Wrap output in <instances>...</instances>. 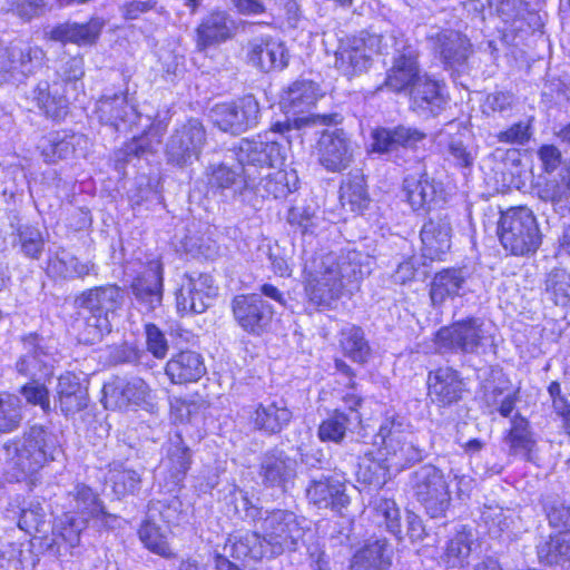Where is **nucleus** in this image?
Masks as SVG:
<instances>
[{
    "mask_svg": "<svg viewBox=\"0 0 570 570\" xmlns=\"http://www.w3.org/2000/svg\"><path fill=\"white\" fill-rule=\"evenodd\" d=\"M318 96V87L315 82L296 80L283 92L281 105L286 112L302 114L314 106Z\"/></svg>",
    "mask_w": 570,
    "mask_h": 570,
    "instance_id": "obj_43",
    "label": "nucleus"
},
{
    "mask_svg": "<svg viewBox=\"0 0 570 570\" xmlns=\"http://www.w3.org/2000/svg\"><path fill=\"white\" fill-rule=\"evenodd\" d=\"M426 40L445 70L462 73L468 69L472 43L462 32L453 29L432 28Z\"/></svg>",
    "mask_w": 570,
    "mask_h": 570,
    "instance_id": "obj_14",
    "label": "nucleus"
},
{
    "mask_svg": "<svg viewBox=\"0 0 570 570\" xmlns=\"http://www.w3.org/2000/svg\"><path fill=\"white\" fill-rule=\"evenodd\" d=\"M165 373L173 384H188L199 381L206 374V366L199 353L186 350L170 357Z\"/></svg>",
    "mask_w": 570,
    "mask_h": 570,
    "instance_id": "obj_34",
    "label": "nucleus"
},
{
    "mask_svg": "<svg viewBox=\"0 0 570 570\" xmlns=\"http://www.w3.org/2000/svg\"><path fill=\"white\" fill-rule=\"evenodd\" d=\"M293 413L284 400L259 403L248 416L255 431L265 435L281 433L292 421Z\"/></svg>",
    "mask_w": 570,
    "mask_h": 570,
    "instance_id": "obj_32",
    "label": "nucleus"
},
{
    "mask_svg": "<svg viewBox=\"0 0 570 570\" xmlns=\"http://www.w3.org/2000/svg\"><path fill=\"white\" fill-rule=\"evenodd\" d=\"M543 508L549 524L558 531H570V505L558 495H547Z\"/></svg>",
    "mask_w": 570,
    "mask_h": 570,
    "instance_id": "obj_58",
    "label": "nucleus"
},
{
    "mask_svg": "<svg viewBox=\"0 0 570 570\" xmlns=\"http://www.w3.org/2000/svg\"><path fill=\"white\" fill-rule=\"evenodd\" d=\"M370 257L354 248L320 253L304 265L305 293L309 303L328 307L340 298L345 284L370 273Z\"/></svg>",
    "mask_w": 570,
    "mask_h": 570,
    "instance_id": "obj_1",
    "label": "nucleus"
},
{
    "mask_svg": "<svg viewBox=\"0 0 570 570\" xmlns=\"http://www.w3.org/2000/svg\"><path fill=\"white\" fill-rule=\"evenodd\" d=\"M420 237L423 256L434 261L441 259L451 248L452 224L446 212L430 214L424 222Z\"/></svg>",
    "mask_w": 570,
    "mask_h": 570,
    "instance_id": "obj_29",
    "label": "nucleus"
},
{
    "mask_svg": "<svg viewBox=\"0 0 570 570\" xmlns=\"http://www.w3.org/2000/svg\"><path fill=\"white\" fill-rule=\"evenodd\" d=\"M191 463V452L184 442L181 432H176L170 439L167 448L165 464L168 466L171 476L179 482L187 473Z\"/></svg>",
    "mask_w": 570,
    "mask_h": 570,
    "instance_id": "obj_50",
    "label": "nucleus"
},
{
    "mask_svg": "<svg viewBox=\"0 0 570 570\" xmlns=\"http://www.w3.org/2000/svg\"><path fill=\"white\" fill-rule=\"evenodd\" d=\"M539 197L553 205L556 210H566L570 205V185L562 177L561 181L548 180L539 188Z\"/></svg>",
    "mask_w": 570,
    "mask_h": 570,
    "instance_id": "obj_59",
    "label": "nucleus"
},
{
    "mask_svg": "<svg viewBox=\"0 0 570 570\" xmlns=\"http://www.w3.org/2000/svg\"><path fill=\"white\" fill-rule=\"evenodd\" d=\"M108 404L119 410L147 407L151 404L153 391L140 377H115L104 386Z\"/></svg>",
    "mask_w": 570,
    "mask_h": 570,
    "instance_id": "obj_24",
    "label": "nucleus"
},
{
    "mask_svg": "<svg viewBox=\"0 0 570 570\" xmlns=\"http://www.w3.org/2000/svg\"><path fill=\"white\" fill-rule=\"evenodd\" d=\"M45 51L24 41L11 42L3 47L0 41V85L21 82L38 72L45 63Z\"/></svg>",
    "mask_w": 570,
    "mask_h": 570,
    "instance_id": "obj_12",
    "label": "nucleus"
},
{
    "mask_svg": "<svg viewBox=\"0 0 570 570\" xmlns=\"http://www.w3.org/2000/svg\"><path fill=\"white\" fill-rule=\"evenodd\" d=\"M362 423L361 413H345L343 410H335L321 422L317 429V436L322 442L340 444L348 431H354Z\"/></svg>",
    "mask_w": 570,
    "mask_h": 570,
    "instance_id": "obj_42",
    "label": "nucleus"
},
{
    "mask_svg": "<svg viewBox=\"0 0 570 570\" xmlns=\"http://www.w3.org/2000/svg\"><path fill=\"white\" fill-rule=\"evenodd\" d=\"M76 135H60L56 132L48 139V145L43 146L42 154L48 163H55L58 159H66L75 153Z\"/></svg>",
    "mask_w": 570,
    "mask_h": 570,
    "instance_id": "obj_61",
    "label": "nucleus"
},
{
    "mask_svg": "<svg viewBox=\"0 0 570 570\" xmlns=\"http://www.w3.org/2000/svg\"><path fill=\"white\" fill-rule=\"evenodd\" d=\"M210 116L219 130L238 136L257 127L262 112L257 98L248 94L233 101L215 105Z\"/></svg>",
    "mask_w": 570,
    "mask_h": 570,
    "instance_id": "obj_13",
    "label": "nucleus"
},
{
    "mask_svg": "<svg viewBox=\"0 0 570 570\" xmlns=\"http://www.w3.org/2000/svg\"><path fill=\"white\" fill-rule=\"evenodd\" d=\"M69 511L77 517H86V521L90 518L105 515V508L91 488L83 483L75 485L73 490L68 493Z\"/></svg>",
    "mask_w": 570,
    "mask_h": 570,
    "instance_id": "obj_45",
    "label": "nucleus"
},
{
    "mask_svg": "<svg viewBox=\"0 0 570 570\" xmlns=\"http://www.w3.org/2000/svg\"><path fill=\"white\" fill-rule=\"evenodd\" d=\"M340 345L345 356L355 363L367 362L371 355V347L365 338L364 331L355 325L344 327L341 331Z\"/></svg>",
    "mask_w": 570,
    "mask_h": 570,
    "instance_id": "obj_52",
    "label": "nucleus"
},
{
    "mask_svg": "<svg viewBox=\"0 0 570 570\" xmlns=\"http://www.w3.org/2000/svg\"><path fill=\"white\" fill-rule=\"evenodd\" d=\"M6 518L17 520L19 529L29 534L42 532L46 525V511L40 503H30L26 508H20L18 501L17 505L10 502L6 509Z\"/></svg>",
    "mask_w": 570,
    "mask_h": 570,
    "instance_id": "obj_49",
    "label": "nucleus"
},
{
    "mask_svg": "<svg viewBox=\"0 0 570 570\" xmlns=\"http://www.w3.org/2000/svg\"><path fill=\"white\" fill-rule=\"evenodd\" d=\"M95 112L101 125L118 132H127L141 120L134 98L128 89L117 92H105L96 102Z\"/></svg>",
    "mask_w": 570,
    "mask_h": 570,
    "instance_id": "obj_17",
    "label": "nucleus"
},
{
    "mask_svg": "<svg viewBox=\"0 0 570 570\" xmlns=\"http://www.w3.org/2000/svg\"><path fill=\"white\" fill-rule=\"evenodd\" d=\"M498 235L503 248L515 256L534 254L542 242L537 218L527 207H514L502 213Z\"/></svg>",
    "mask_w": 570,
    "mask_h": 570,
    "instance_id": "obj_6",
    "label": "nucleus"
},
{
    "mask_svg": "<svg viewBox=\"0 0 570 570\" xmlns=\"http://www.w3.org/2000/svg\"><path fill=\"white\" fill-rule=\"evenodd\" d=\"M426 384L431 402L441 407L456 404L463 399L466 391V384L461 373L451 366L430 371Z\"/></svg>",
    "mask_w": 570,
    "mask_h": 570,
    "instance_id": "obj_26",
    "label": "nucleus"
},
{
    "mask_svg": "<svg viewBox=\"0 0 570 570\" xmlns=\"http://www.w3.org/2000/svg\"><path fill=\"white\" fill-rule=\"evenodd\" d=\"M21 401L9 393H0V433H11L22 421Z\"/></svg>",
    "mask_w": 570,
    "mask_h": 570,
    "instance_id": "obj_57",
    "label": "nucleus"
},
{
    "mask_svg": "<svg viewBox=\"0 0 570 570\" xmlns=\"http://www.w3.org/2000/svg\"><path fill=\"white\" fill-rule=\"evenodd\" d=\"M124 299V291L116 284L94 286L79 293L73 299V306L87 313L79 341L92 345L110 334L112 320L121 308Z\"/></svg>",
    "mask_w": 570,
    "mask_h": 570,
    "instance_id": "obj_5",
    "label": "nucleus"
},
{
    "mask_svg": "<svg viewBox=\"0 0 570 570\" xmlns=\"http://www.w3.org/2000/svg\"><path fill=\"white\" fill-rule=\"evenodd\" d=\"M358 146L342 128L324 130L317 140V159L328 173H342L355 160Z\"/></svg>",
    "mask_w": 570,
    "mask_h": 570,
    "instance_id": "obj_16",
    "label": "nucleus"
},
{
    "mask_svg": "<svg viewBox=\"0 0 570 570\" xmlns=\"http://www.w3.org/2000/svg\"><path fill=\"white\" fill-rule=\"evenodd\" d=\"M226 504L233 507L234 513L253 521L262 518V509L252 504L247 494L236 485H230L225 495Z\"/></svg>",
    "mask_w": 570,
    "mask_h": 570,
    "instance_id": "obj_62",
    "label": "nucleus"
},
{
    "mask_svg": "<svg viewBox=\"0 0 570 570\" xmlns=\"http://www.w3.org/2000/svg\"><path fill=\"white\" fill-rule=\"evenodd\" d=\"M23 353L16 364L18 373L27 379L47 380L52 375V357L45 340L37 334L23 337Z\"/></svg>",
    "mask_w": 570,
    "mask_h": 570,
    "instance_id": "obj_30",
    "label": "nucleus"
},
{
    "mask_svg": "<svg viewBox=\"0 0 570 570\" xmlns=\"http://www.w3.org/2000/svg\"><path fill=\"white\" fill-rule=\"evenodd\" d=\"M86 517H77L65 512L57 521L52 535L45 537L41 546L52 557L61 558L71 554V550L80 542L81 531L86 528Z\"/></svg>",
    "mask_w": 570,
    "mask_h": 570,
    "instance_id": "obj_28",
    "label": "nucleus"
},
{
    "mask_svg": "<svg viewBox=\"0 0 570 570\" xmlns=\"http://www.w3.org/2000/svg\"><path fill=\"white\" fill-rule=\"evenodd\" d=\"M392 36L366 30L340 41L335 51V67L345 77L353 78L367 71L372 53L389 55Z\"/></svg>",
    "mask_w": 570,
    "mask_h": 570,
    "instance_id": "obj_7",
    "label": "nucleus"
},
{
    "mask_svg": "<svg viewBox=\"0 0 570 570\" xmlns=\"http://www.w3.org/2000/svg\"><path fill=\"white\" fill-rule=\"evenodd\" d=\"M207 141L203 122L190 118L175 128L167 139L165 157L167 164L185 168L198 160Z\"/></svg>",
    "mask_w": 570,
    "mask_h": 570,
    "instance_id": "obj_10",
    "label": "nucleus"
},
{
    "mask_svg": "<svg viewBox=\"0 0 570 570\" xmlns=\"http://www.w3.org/2000/svg\"><path fill=\"white\" fill-rule=\"evenodd\" d=\"M31 99L48 118L53 120L65 118L68 112L67 99L56 88L52 89L47 80L37 83L31 91Z\"/></svg>",
    "mask_w": 570,
    "mask_h": 570,
    "instance_id": "obj_44",
    "label": "nucleus"
},
{
    "mask_svg": "<svg viewBox=\"0 0 570 570\" xmlns=\"http://www.w3.org/2000/svg\"><path fill=\"white\" fill-rule=\"evenodd\" d=\"M259 520L261 532H246L234 537V540L228 539L232 557L238 560H261L297 549L302 529L293 512L282 509L266 511V515Z\"/></svg>",
    "mask_w": 570,
    "mask_h": 570,
    "instance_id": "obj_2",
    "label": "nucleus"
},
{
    "mask_svg": "<svg viewBox=\"0 0 570 570\" xmlns=\"http://www.w3.org/2000/svg\"><path fill=\"white\" fill-rule=\"evenodd\" d=\"M247 58L254 67L264 72L282 70L288 62L284 45L273 39H255L250 41L248 43Z\"/></svg>",
    "mask_w": 570,
    "mask_h": 570,
    "instance_id": "obj_36",
    "label": "nucleus"
},
{
    "mask_svg": "<svg viewBox=\"0 0 570 570\" xmlns=\"http://www.w3.org/2000/svg\"><path fill=\"white\" fill-rule=\"evenodd\" d=\"M510 423L511 428L507 435V441L510 444V452L513 454L528 455L535 445L530 422L520 413H515L511 417Z\"/></svg>",
    "mask_w": 570,
    "mask_h": 570,
    "instance_id": "obj_54",
    "label": "nucleus"
},
{
    "mask_svg": "<svg viewBox=\"0 0 570 570\" xmlns=\"http://www.w3.org/2000/svg\"><path fill=\"white\" fill-rule=\"evenodd\" d=\"M57 450L56 436L45 426L33 424L0 445V464L10 480L19 482L55 461Z\"/></svg>",
    "mask_w": 570,
    "mask_h": 570,
    "instance_id": "obj_3",
    "label": "nucleus"
},
{
    "mask_svg": "<svg viewBox=\"0 0 570 570\" xmlns=\"http://www.w3.org/2000/svg\"><path fill=\"white\" fill-rule=\"evenodd\" d=\"M294 129L289 120L277 121L268 130L242 138L232 149L247 178L258 183L261 174L282 166L286 159V144Z\"/></svg>",
    "mask_w": 570,
    "mask_h": 570,
    "instance_id": "obj_4",
    "label": "nucleus"
},
{
    "mask_svg": "<svg viewBox=\"0 0 570 570\" xmlns=\"http://www.w3.org/2000/svg\"><path fill=\"white\" fill-rule=\"evenodd\" d=\"M135 303L142 313L154 312L161 306L164 296V267L160 259L155 258L144 266L131 282Z\"/></svg>",
    "mask_w": 570,
    "mask_h": 570,
    "instance_id": "obj_21",
    "label": "nucleus"
},
{
    "mask_svg": "<svg viewBox=\"0 0 570 570\" xmlns=\"http://www.w3.org/2000/svg\"><path fill=\"white\" fill-rule=\"evenodd\" d=\"M306 498L320 509H331L341 514L351 502L345 482L330 474L312 478L306 487Z\"/></svg>",
    "mask_w": 570,
    "mask_h": 570,
    "instance_id": "obj_27",
    "label": "nucleus"
},
{
    "mask_svg": "<svg viewBox=\"0 0 570 570\" xmlns=\"http://www.w3.org/2000/svg\"><path fill=\"white\" fill-rule=\"evenodd\" d=\"M481 519L492 537L501 535L513 522L511 511L499 505H484Z\"/></svg>",
    "mask_w": 570,
    "mask_h": 570,
    "instance_id": "obj_60",
    "label": "nucleus"
},
{
    "mask_svg": "<svg viewBox=\"0 0 570 570\" xmlns=\"http://www.w3.org/2000/svg\"><path fill=\"white\" fill-rule=\"evenodd\" d=\"M148 130H144L142 135L134 137L129 142L125 144L122 148L116 151V167L124 166L132 158H140L147 154L155 151L156 147L160 144V138L166 130L167 124L163 121L147 124L145 126Z\"/></svg>",
    "mask_w": 570,
    "mask_h": 570,
    "instance_id": "obj_37",
    "label": "nucleus"
},
{
    "mask_svg": "<svg viewBox=\"0 0 570 570\" xmlns=\"http://www.w3.org/2000/svg\"><path fill=\"white\" fill-rule=\"evenodd\" d=\"M57 395L60 410L65 415L75 414L87 407V387L81 384L80 377L71 372L59 376Z\"/></svg>",
    "mask_w": 570,
    "mask_h": 570,
    "instance_id": "obj_39",
    "label": "nucleus"
},
{
    "mask_svg": "<svg viewBox=\"0 0 570 570\" xmlns=\"http://www.w3.org/2000/svg\"><path fill=\"white\" fill-rule=\"evenodd\" d=\"M440 147L444 159L455 168L471 169L476 156V147L468 127L461 121H450L440 131Z\"/></svg>",
    "mask_w": 570,
    "mask_h": 570,
    "instance_id": "obj_19",
    "label": "nucleus"
},
{
    "mask_svg": "<svg viewBox=\"0 0 570 570\" xmlns=\"http://www.w3.org/2000/svg\"><path fill=\"white\" fill-rule=\"evenodd\" d=\"M392 550L386 539L368 541L353 557L351 570H389Z\"/></svg>",
    "mask_w": 570,
    "mask_h": 570,
    "instance_id": "obj_41",
    "label": "nucleus"
},
{
    "mask_svg": "<svg viewBox=\"0 0 570 570\" xmlns=\"http://www.w3.org/2000/svg\"><path fill=\"white\" fill-rule=\"evenodd\" d=\"M544 291L554 305L570 309V274L563 268H553L547 274Z\"/></svg>",
    "mask_w": 570,
    "mask_h": 570,
    "instance_id": "obj_56",
    "label": "nucleus"
},
{
    "mask_svg": "<svg viewBox=\"0 0 570 570\" xmlns=\"http://www.w3.org/2000/svg\"><path fill=\"white\" fill-rule=\"evenodd\" d=\"M474 534L471 529L463 525L450 539L442 557L448 568H461L468 562L473 550Z\"/></svg>",
    "mask_w": 570,
    "mask_h": 570,
    "instance_id": "obj_48",
    "label": "nucleus"
},
{
    "mask_svg": "<svg viewBox=\"0 0 570 570\" xmlns=\"http://www.w3.org/2000/svg\"><path fill=\"white\" fill-rule=\"evenodd\" d=\"M439 184L430 177L424 168L409 174L403 180V190L413 210L429 206L438 194Z\"/></svg>",
    "mask_w": 570,
    "mask_h": 570,
    "instance_id": "obj_40",
    "label": "nucleus"
},
{
    "mask_svg": "<svg viewBox=\"0 0 570 570\" xmlns=\"http://www.w3.org/2000/svg\"><path fill=\"white\" fill-rule=\"evenodd\" d=\"M340 199L343 206H348L351 212L362 213L370 204V196L364 176L361 174L348 175L342 183Z\"/></svg>",
    "mask_w": 570,
    "mask_h": 570,
    "instance_id": "obj_53",
    "label": "nucleus"
},
{
    "mask_svg": "<svg viewBox=\"0 0 570 570\" xmlns=\"http://www.w3.org/2000/svg\"><path fill=\"white\" fill-rule=\"evenodd\" d=\"M108 481L117 497H125L134 494L140 489L141 475L138 471L126 466L125 463L115 462L110 464Z\"/></svg>",
    "mask_w": 570,
    "mask_h": 570,
    "instance_id": "obj_55",
    "label": "nucleus"
},
{
    "mask_svg": "<svg viewBox=\"0 0 570 570\" xmlns=\"http://www.w3.org/2000/svg\"><path fill=\"white\" fill-rule=\"evenodd\" d=\"M411 96L413 110L423 117H435L448 105L441 83L429 77L419 78L414 82Z\"/></svg>",
    "mask_w": 570,
    "mask_h": 570,
    "instance_id": "obj_33",
    "label": "nucleus"
},
{
    "mask_svg": "<svg viewBox=\"0 0 570 570\" xmlns=\"http://www.w3.org/2000/svg\"><path fill=\"white\" fill-rule=\"evenodd\" d=\"M105 27V20L92 17L85 23L63 22L49 31V38L59 42H71L78 46L95 45Z\"/></svg>",
    "mask_w": 570,
    "mask_h": 570,
    "instance_id": "obj_35",
    "label": "nucleus"
},
{
    "mask_svg": "<svg viewBox=\"0 0 570 570\" xmlns=\"http://www.w3.org/2000/svg\"><path fill=\"white\" fill-rule=\"evenodd\" d=\"M242 21L234 18L228 11L215 9L207 13L196 28V47L204 51L209 47L232 40Z\"/></svg>",
    "mask_w": 570,
    "mask_h": 570,
    "instance_id": "obj_25",
    "label": "nucleus"
},
{
    "mask_svg": "<svg viewBox=\"0 0 570 570\" xmlns=\"http://www.w3.org/2000/svg\"><path fill=\"white\" fill-rule=\"evenodd\" d=\"M435 343L443 352L480 355L492 344V337L480 317H466L441 327Z\"/></svg>",
    "mask_w": 570,
    "mask_h": 570,
    "instance_id": "obj_8",
    "label": "nucleus"
},
{
    "mask_svg": "<svg viewBox=\"0 0 570 570\" xmlns=\"http://www.w3.org/2000/svg\"><path fill=\"white\" fill-rule=\"evenodd\" d=\"M218 294L208 274L185 275L176 293L177 311L183 314L204 313Z\"/></svg>",
    "mask_w": 570,
    "mask_h": 570,
    "instance_id": "obj_20",
    "label": "nucleus"
},
{
    "mask_svg": "<svg viewBox=\"0 0 570 570\" xmlns=\"http://www.w3.org/2000/svg\"><path fill=\"white\" fill-rule=\"evenodd\" d=\"M539 561L552 566L570 560V531H558L537 544Z\"/></svg>",
    "mask_w": 570,
    "mask_h": 570,
    "instance_id": "obj_47",
    "label": "nucleus"
},
{
    "mask_svg": "<svg viewBox=\"0 0 570 570\" xmlns=\"http://www.w3.org/2000/svg\"><path fill=\"white\" fill-rule=\"evenodd\" d=\"M298 188V177L294 170L265 171L256 184L255 197L261 200L272 196L275 199L285 198Z\"/></svg>",
    "mask_w": 570,
    "mask_h": 570,
    "instance_id": "obj_38",
    "label": "nucleus"
},
{
    "mask_svg": "<svg viewBox=\"0 0 570 570\" xmlns=\"http://www.w3.org/2000/svg\"><path fill=\"white\" fill-rule=\"evenodd\" d=\"M411 489L431 518L443 517L451 501L448 482L440 469L425 464L412 472Z\"/></svg>",
    "mask_w": 570,
    "mask_h": 570,
    "instance_id": "obj_11",
    "label": "nucleus"
},
{
    "mask_svg": "<svg viewBox=\"0 0 570 570\" xmlns=\"http://www.w3.org/2000/svg\"><path fill=\"white\" fill-rule=\"evenodd\" d=\"M208 185L222 196L230 197L233 200L250 207L261 208V200L255 197L256 184L247 178L243 167L229 166L224 161L210 164L207 169Z\"/></svg>",
    "mask_w": 570,
    "mask_h": 570,
    "instance_id": "obj_9",
    "label": "nucleus"
},
{
    "mask_svg": "<svg viewBox=\"0 0 570 570\" xmlns=\"http://www.w3.org/2000/svg\"><path fill=\"white\" fill-rule=\"evenodd\" d=\"M170 529L168 525H160L156 520L148 518L140 527L138 534L144 546L151 552L164 558L173 557L168 542Z\"/></svg>",
    "mask_w": 570,
    "mask_h": 570,
    "instance_id": "obj_51",
    "label": "nucleus"
},
{
    "mask_svg": "<svg viewBox=\"0 0 570 570\" xmlns=\"http://www.w3.org/2000/svg\"><path fill=\"white\" fill-rule=\"evenodd\" d=\"M391 470L380 455L379 460L365 459L358 463L357 480L362 483L381 488L386 482V474Z\"/></svg>",
    "mask_w": 570,
    "mask_h": 570,
    "instance_id": "obj_63",
    "label": "nucleus"
},
{
    "mask_svg": "<svg viewBox=\"0 0 570 570\" xmlns=\"http://www.w3.org/2000/svg\"><path fill=\"white\" fill-rule=\"evenodd\" d=\"M426 137L423 130L407 125L381 127L372 132V150L387 155L401 165L405 163L404 154L415 151L420 145H424Z\"/></svg>",
    "mask_w": 570,
    "mask_h": 570,
    "instance_id": "obj_15",
    "label": "nucleus"
},
{
    "mask_svg": "<svg viewBox=\"0 0 570 570\" xmlns=\"http://www.w3.org/2000/svg\"><path fill=\"white\" fill-rule=\"evenodd\" d=\"M379 452L382 461L394 471L403 470L423 459V451L413 443L406 442L405 438L386 448H380Z\"/></svg>",
    "mask_w": 570,
    "mask_h": 570,
    "instance_id": "obj_46",
    "label": "nucleus"
},
{
    "mask_svg": "<svg viewBox=\"0 0 570 570\" xmlns=\"http://www.w3.org/2000/svg\"><path fill=\"white\" fill-rule=\"evenodd\" d=\"M375 519L376 522L384 524L386 530L395 535L399 540L402 539V529L400 522V510L392 500L382 499L375 504Z\"/></svg>",
    "mask_w": 570,
    "mask_h": 570,
    "instance_id": "obj_64",
    "label": "nucleus"
},
{
    "mask_svg": "<svg viewBox=\"0 0 570 570\" xmlns=\"http://www.w3.org/2000/svg\"><path fill=\"white\" fill-rule=\"evenodd\" d=\"M392 36L393 40L389 41V55H393V66L390 69L385 85L393 91H402L421 78L419 76L417 51L407 45L405 39L397 37L394 32L386 33Z\"/></svg>",
    "mask_w": 570,
    "mask_h": 570,
    "instance_id": "obj_18",
    "label": "nucleus"
},
{
    "mask_svg": "<svg viewBox=\"0 0 570 570\" xmlns=\"http://www.w3.org/2000/svg\"><path fill=\"white\" fill-rule=\"evenodd\" d=\"M297 475V460L285 450L274 446L262 453L258 476L265 488H276L283 492L293 484Z\"/></svg>",
    "mask_w": 570,
    "mask_h": 570,
    "instance_id": "obj_22",
    "label": "nucleus"
},
{
    "mask_svg": "<svg viewBox=\"0 0 570 570\" xmlns=\"http://www.w3.org/2000/svg\"><path fill=\"white\" fill-rule=\"evenodd\" d=\"M472 274L468 267H451L438 272L430 288L433 305H442L448 298L474 292L471 287Z\"/></svg>",
    "mask_w": 570,
    "mask_h": 570,
    "instance_id": "obj_31",
    "label": "nucleus"
},
{
    "mask_svg": "<svg viewBox=\"0 0 570 570\" xmlns=\"http://www.w3.org/2000/svg\"><path fill=\"white\" fill-rule=\"evenodd\" d=\"M237 324L248 334L261 335L269 327L274 309L259 294L237 295L232 301Z\"/></svg>",
    "mask_w": 570,
    "mask_h": 570,
    "instance_id": "obj_23",
    "label": "nucleus"
}]
</instances>
